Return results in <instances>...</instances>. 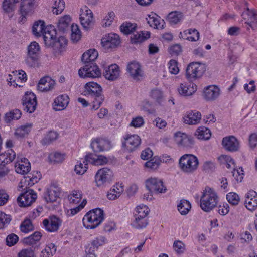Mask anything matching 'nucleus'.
Masks as SVG:
<instances>
[{
  "mask_svg": "<svg viewBox=\"0 0 257 257\" xmlns=\"http://www.w3.org/2000/svg\"><path fill=\"white\" fill-rule=\"evenodd\" d=\"M98 56V53L94 49H89L83 53L81 60L84 65L78 71L80 77L96 78L101 76V71L94 63Z\"/></svg>",
  "mask_w": 257,
  "mask_h": 257,
  "instance_id": "f257e3e1",
  "label": "nucleus"
},
{
  "mask_svg": "<svg viewBox=\"0 0 257 257\" xmlns=\"http://www.w3.org/2000/svg\"><path fill=\"white\" fill-rule=\"evenodd\" d=\"M84 92L85 95L91 97L92 109H98L104 100V96L102 94L100 85L94 82H88L85 85Z\"/></svg>",
  "mask_w": 257,
  "mask_h": 257,
  "instance_id": "f03ea898",
  "label": "nucleus"
},
{
  "mask_svg": "<svg viewBox=\"0 0 257 257\" xmlns=\"http://www.w3.org/2000/svg\"><path fill=\"white\" fill-rule=\"evenodd\" d=\"M218 202V196L212 188L206 187L203 191L200 199V206L206 212H209L216 206Z\"/></svg>",
  "mask_w": 257,
  "mask_h": 257,
  "instance_id": "7ed1b4c3",
  "label": "nucleus"
},
{
  "mask_svg": "<svg viewBox=\"0 0 257 257\" xmlns=\"http://www.w3.org/2000/svg\"><path fill=\"white\" fill-rule=\"evenodd\" d=\"M104 212L100 208L92 209L87 212L83 218V224L87 229H94L104 220Z\"/></svg>",
  "mask_w": 257,
  "mask_h": 257,
  "instance_id": "20e7f679",
  "label": "nucleus"
},
{
  "mask_svg": "<svg viewBox=\"0 0 257 257\" xmlns=\"http://www.w3.org/2000/svg\"><path fill=\"white\" fill-rule=\"evenodd\" d=\"M40 47L35 41L31 42L28 46L25 63L29 67L35 68L40 66Z\"/></svg>",
  "mask_w": 257,
  "mask_h": 257,
  "instance_id": "39448f33",
  "label": "nucleus"
},
{
  "mask_svg": "<svg viewBox=\"0 0 257 257\" xmlns=\"http://www.w3.org/2000/svg\"><path fill=\"white\" fill-rule=\"evenodd\" d=\"M199 164L197 157L192 154H185L179 159V167L184 173L190 174L197 170Z\"/></svg>",
  "mask_w": 257,
  "mask_h": 257,
  "instance_id": "423d86ee",
  "label": "nucleus"
},
{
  "mask_svg": "<svg viewBox=\"0 0 257 257\" xmlns=\"http://www.w3.org/2000/svg\"><path fill=\"white\" fill-rule=\"evenodd\" d=\"M205 71V67L203 64L195 62L190 63L186 70V77L193 81L202 77Z\"/></svg>",
  "mask_w": 257,
  "mask_h": 257,
  "instance_id": "0eeeda50",
  "label": "nucleus"
},
{
  "mask_svg": "<svg viewBox=\"0 0 257 257\" xmlns=\"http://www.w3.org/2000/svg\"><path fill=\"white\" fill-rule=\"evenodd\" d=\"M113 176L112 171L108 168H103L98 170L95 176L97 186L99 187L109 183L112 181Z\"/></svg>",
  "mask_w": 257,
  "mask_h": 257,
  "instance_id": "6e6552de",
  "label": "nucleus"
},
{
  "mask_svg": "<svg viewBox=\"0 0 257 257\" xmlns=\"http://www.w3.org/2000/svg\"><path fill=\"white\" fill-rule=\"evenodd\" d=\"M22 103L25 111L30 113H33L37 105L36 96L31 92H26L22 99Z\"/></svg>",
  "mask_w": 257,
  "mask_h": 257,
  "instance_id": "1a4fd4ad",
  "label": "nucleus"
},
{
  "mask_svg": "<svg viewBox=\"0 0 257 257\" xmlns=\"http://www.w3.org/2000/svg\"><path fill=\"white\" fill-rule=\"evenodd\" d=\"M146 187L150 193H164L167 189L163 181L157 178H151L146 181Z\"/></svg>",
  "mask_w": 257,
  "mask_h": 257,
  "instance_id": "9d476101",
  "label": "nucleus"
},
{
  "mask_svg": "<svg viewBox=\"0 0 257 257\" xmlns=\"http://www.w3.org/2000/svg\"><path fill=\"white\" fill-rule=\"evenodd\" d=\"M242 16L245 20L247 30L251 28L254 30L257 28V13L254 9H249L247 7L246 11L242 13Z\"/></svg>",
  "mask_w": 257,
  "mask_h": 257,
  "instance_id": "9b49d317",
  "label": "nucleus"
},
{
  "mask_svg": "<svg viewBox=\"0 0 257 257\" xmlns=\"http://www.w3.org/2000/svg\"><path fill=\"white\" fill-rule=\"evenodd\" d=\"M37 197V194L33 190L28 189L18 197L17 201L20 206L28 207L35 201Z\"/></svg>",
  "mask_w": 257,
  "mask_h": 257,
  "instance_id": "f8f14e48",
  "label": "nucleus"
},
{
  "mask_svg": "<svg viewBox=\"0 0 257 257\" xmlns=\"http://www.w3.org/2000/svg\"><path fill=\"white\" fill-rule=\"evenodd\" d=\"M80 21L84 29L88 30L93 23V13L92 11L86 6L81 8Z\"/></svg>",
  "mask_w": 257,
  "mask_h": 257,
  "instance_id": "ddd939ff",
  "label": "nucleus"
},
{
  "mask_svg": "<svg viewBox=\"0 0 257 257\" xmlns=\"http://www.w3.org/2000/svg\"><path fill=\"white\" fill-rule=\"evenodd\" d=\"M91 147L94 152H100L109 150L111 147V142L106 138H97L93 140Z\"/></svg>",
  "mask_w": 257,
  "mask_h": 257,
  "instance_id": "4468645a",
  "label": "nucleus"
},
{
  "mask_svg": "<svg viewBox=\"0 0 257 257\" xmlns=\"http://www.w3.org/2000/svg\"><path fill=\"white\" fill-rule=\"evenodd\" d=\"M122 146L128 152L134 151L141 144V140L137 135H127L124 137Z\"/></svg>",
  "mask_w": 257,
  "mask_h": 257,
  "instance_id": "2eb2a0df",
  "label": "nucleus"
},
{
  "mask_svg": "<svg viewBox=\"0 0 257 257\" xmlns=\"http://www.w3.org/2000/svg\"><path fill=\"white\" fill-rule=\"evenodd\" d=\"M119 36L115 33H110L102 38L101 44L106 50L116 48L120 44Z\"/></svg>",
  "mask_w": 257,
  "mask_h": 257,
  "instance_id": "dca6fc26",
  "label": "nucleus"
},
{
  "mask_svg": "<svg viewBox=\"0 0 257 257\" xmlns=\"http://www.w3.org/2000/svg\"><path fill=\"white\" fill-rule=\"evenodd\" d=\"M60 188L55 184H51L44 194V198L48 203L55 202L59 197Z\"/></svg>",
  "mask_w": 257,
  "mask_h": 257,
  "instance_id": "f3484780",
  "label": "nucleus"
},
{
  "mask_svg": "<svg viewBox=\"0 0 257 257\" xmlns=\"http://www.w3.org/2000/svg\"><path fill=\"white\" fill-rule=\"evenodd\" d=\"M174 137L176 143L180 147H191L194 144V141L191 137L180 132L176 133Z\"/></svg>",
  "mask_w": 257,
  "mask_h": 257,
  "instance_id": "a211bd4d",
  "label": "nucleus"
},
{
  "mask_svg": "<svg viewBox=\"0 0 257 257\" xmlns=\"http://www.w3.org/2000/svg\"><path fill=\"white\" fill-rule=\"evenodd\" d=\"M222 145L226 150L229 152H236L239 149V141L233 136L223 138Z\"/></svg>",
  "mask_w": 257,
  "mask_h": 257,
  "instance_id": "6ab92c4d",
  "label": "nucleus"
},
{
  "mask_svg": "<svg viewBox=\"0 0 257 257\" xmlns=\"http://www.w3.org/2000/svg\"><path fill=\"white\" fill-rule=\"evenodd\" d=\"M220 90L216 85H209L204 88L203 96L206 101H212L220 95Z\"/></svg>",
  "mask_w": 257,
  "mask_h": 257,
  "instance_id": "aec40b11",
  "label": "nucleus"
},
{
  "mask_svg": "<svg viewBox=\"0 0 257 257\" xmlns=\"http://www.w3.org/2000/svg\"><path fill=\"white\" fill-rule=\"evenodd\" d=\"M55 81L49 76L42 78L37 85V89L41 92H48L52 90L55 87Z\"/></svg>",
  "mask_w": 257,
  "mask_h": 257,
  "instance_id": "412c9836",
  "label": "nucleus"
},
{
  "mask_svg": "<svg viewBox=\"0 0 257 257\" xmlns=\"http://www.w3.org/2000/svg\"><path fill=\"white\" fill-rule=\"evenodd\" d=\"M127 72L130 76L135 80H139L143 76V72L139 63L133 61L128 64Z\"/></svg>",
  "mask_w": 257,
  "mask_h": 257,
  "instance_id": "4be33fe9",
  "label": "nucleus"
},
{
  "mask_svg": "<svg viewBox=\"0 0 257 257\" xmlns=\"http://www.w3.org/2000/svg\"><path fill=\"white\" fill-rule=\"evenodd\" d=\"M15 171L18 174H26L31 169L30 163L27 158L18 157L15 165Z\"/></svg>",
  "mask_w": 257,
  "mask_h": 257,
  "instance_id": "5701e85b",
  "label": "nucleus"
},
{
  "mask_svg": "<svg viewBox=\"0 0 257 257\" xmlns=\"http://www.w3.org/2000/svg\"><path fill=\"white\" fill-rule=\"evenodd\" d=\"M201 119V114L196 110L187 111L183 116L184 122L189 125L198 124Z\"/></svg>",
  "mask_w": 257,
  "mask_h": 257,
  "instance_id": "b1692460",
  "label": "nucleus"
},
{
  "mask_svg": "<svg viewBox=\"0 0 257 257\" xmlns=\"http://www.w3.org/2000/svg\"><path fill=\"white\" fill-rule=\"evenodd\" d=\"M43 224L46 230L53 232L57 231L61 224V220L55 216H51L48 219H44Z\"/></svg>",
  "mask_w": 257,
  "mask_h": 257,
  "instance_id": "393cba45",
  "label": "nucleus"
},
{
  "mask_svg": "<svg viewBox=\"0 0 257 257\" xmlns=\"http://www.w3.org/2000/svg\"><path fill=\"white\" fill-rule=\"evenodd\" d=\"M244 205L250 211H254L257 208V193L253 190H250L245 195Z\"/></svg>",
  "mask_w": 257,
  "mask_h": 257,
  "instance_id": "a878e982",
  "label": "nucleus"
},
{
  "mask_svg": "<svg viewBox=\"0 0 257 257\" xmlns=\"http://www.w3.org/2000/svg\"><path fill=\"white\" fill-rule=\"evenodd\" d=\"M146 20L151 27L156 29H163L165 25L164 21L153 12L148 15Z\"/></svg>",
  "mask_w": 257,
  "mask_h": 257,
  "instance_id": "bb28decb",
  "label": "nucleus"
},
{
  "mask_svg": "<svg viewBox=\"0 0 257 257\" xmlns=\"http://www.w3.org/2000/svg\"><path fill=\"white\" fill-rule=\"evenodd\" d=\"M42 35L45 45L49 47L52 45L53 42L56 38V31L53 27L47 26L45 28Z\"/></svg>",
  "mask_w": 257,
  "mask_h": 257,
  "instance_id": "cd10ccee",
  "label": "nucleus"
},
{
  "mask_svg": "<svg viewBox=\"0 0 257 257\" xmlns=\"http://www.w3.org/2000/svg\"><path fill=\"white\" fill-rule=\"evenodd\" d=\"M197 90V85L193 83L184 82L178 87V91L183 96H190Z\"/></svg>",
  "mask_w": 257,
  "mask_h": 257,
  "instance_id": "c85d7f7f",
  "label": "nucleus"
},
{
  "mask_svg": "<svg viewBox=\"0 0 257 257\" xmlns=\"http://www.w3.org/2000/svg\"><path fill=\"white\" fill-rule=\"evenodd\" d=\"M120 70L118 66L115 64H111L106 68L103 73L106 79L113 81L117 79L119 76Z\"/></svg>",
  "mask_w": 257,
  "mask_h": 257,
  "instance_id": "c756f323",
  "label": "nucleus"
},
{
  "mask_svg": "<svg viewBox=\"0 0 257 257\" xmlns=\"http://www.w3.org/2000/svg\"><path fill=\"white\" fill-rule=\"evenodd\" d=\"M27 174V176L24 177V181H21V184L32 186L38 182L41 178V174L38 171H34L31 173L28 172Z\"/></svg>",
  "mask_w": 257,
  "mask_h": 257,
  "instance_id": "7c9ffc66",
  "label": "nucleus"
},
{
  "mask_svg": "<svg viewBox=\"0 0 257 257\" xmlns=\"http://www.w3.org/2000/svg\"><path fill=\"white\" fill-rule=\"evenodd\" d=\"M69 98L66 94H62L58 96L54 100L53 108L56 111L64 110L69 103Z\"/></svg>",
  "mask_w": 257,
  "mask_h": 257,
  "instance_id": "2f4dec72",
  "label": "nucleus"
},
{
  "mask_svg": "<svg viewBox=\"0 0 257 257\" xmlns=\"http://www.w3.org/2000/svg\"><path fill=\"white\" fill-rule=\"evenodd\" d=\"M85 161L87 163H90L94 165L98 166L107 164L108 160L103 155L96 156L93 154H90L85 156Z\"/></svg>",
  "mask_w": 257,
  "mask_h": 257,
  "instance_id": "473e14b6",
  "label": "nucleus"
},
{
  "mask_svg": "<svg viewBox=\"0 0 257 257\" xmlns=\"http://www.w3.org/2000/svg\"><path fill=\"white\" fill-rule=\"evenodd\" d=\"M53 42L51 47L56 51V53H61L65 50L67 45L68 41L64 36H60L58 39H55Z\"/></svg>",
  "mask_w": 257,
  "mask_h": 257,
  "instance_id": "72a5a7b5",
  "label": "nucleus"
},
{
  "mask_svg": "<svg viewBox=\"0 0 257 257\" xmlns=\"http://www.w3.org/2000/svg\"><path fill=\"white\" fill-rule=\"evenodd\" d=\"M15 158L16 153L12 149H9L0 154V166L5 167L7 164L12 162Z\"/></svg>",
  "mask_w": 257,
  "mask_h": 257,
  "instance_id": "f704fd0d",
  "label": "nucleus"
},
{
  "mask_svg": "<svg viewBox=\"0 0 257 257\" xmlns=\"http://www.w3.org/2000/svg\"><path fill=\"white\" fill-rule=\"evenodd\" d=\"M184 18L183 14L180 11H172L169 13L166 20L171 25H175L181 21Z\"/></svg>",
  "mask_w": 257,
  "mask_h": 257,
  "instance_id": "c9c22d12",
  "label": "nucleus"
},
{
  "mask_svg": "<svg viewBox=\"0 0 257 257\" xmlns=\"http://www.w3.org/2000/svg\"><path fill=\"white\" fill-rule=\"evenodd\" d=\"M71 19L69 15H65L61 17L58 23L57 27L59 31L65 32L68 30Z\"/></svg>",
  "mask_w": 257,
  "mask_h": 257,
  "instance_id": "e433bc0d",
  "label": "nucleus"
},
{
  "mask_svg": "<svg viewBox=\"0 0 257 257\" xmlns=\"http://www.w3.org/2000/svg\"><path fill=\"white\" fill-rule=\"evenodd\" d=\"M150 36V33L148 31H141L140 32H137L131 37V42L134 44L141 43L149 38Z\"/></svg>",
  "mask_w": 257,
  "mask_h": 257,
  "instance_id": "4c0bfd02",
  "label": "nucleus"
},
{
  "mask_svg": "<svg viewBox=\"0 0 257 257\" xmlns=\"http://www.w3.org/2000/svg\"><path fill=\"white\" fill-rule=\"evenodd\" d=\"M45 28V23L43 21L39 20L36 21L32 27V32L35 36L40 37L41 36Z\"/></svg>",
  "mask_w": 257,
  "mask_h": 257,
  "instance_id": "58836bf2",
  "label": "nucleus"
},
{
  "mask_svg": "<svg viewBox=\"0 0 257 257\" xmlns=\"http://www.w3.org/2000/svg\"><path fill=\"white\" fill-rule=\"evenodd\" d=\"M195 135L200 140H208L210 138L211 132L209 129L205 126H200L197 128Z\"/></svg>",
  "mask_w": 257,
  "mask_h": 257,
  "instance_id": "ea45409f",
  "label": "nucleus"
},
{
  "mask_svg": "<svg viewBox=\"0 0 257 257\" xmlns=\"http://www.w3.org/2000/svg\"><path fill=\"white\" fill-rule=\"evenodd\" d=\"M21 111L20 110L14 109L5 114V121L7 123H9L12 120H18L21 117Z\"/></svg>",
  "mask_w": 257,
  "mask_h": 257,
  "instance_id": "a19ab883",
  "label": "nucleus"
},
{
  "mask_svg": "<svg viewBox=\"0 0 257 257\" xmlns=\"http://www.w3.org/2000/svg\"><path fill=\"white\" fill-rule=\"evenodd\" d=\"M178 210L182 215H186L191 209V204L186 200H181L177 205Z\"/></svg>",
  "mask_w": 257,
  "mask_h": 257,
  "instance_id": "79ce46f5",
  "label": "nucleus"
},
{
  "mask_svg": "<svg viewBox=\"0 0 257 257\" xmlns=\"http://www.w3.org/2000/svg\"><path fill=\"white\" fill-rule=\"evenodd\" d=\"M82 193L80 190H73L68 195V198L69 202L72 204L79 203L82 197Z\"/></svg>",
  "mask_w": 257,
  "mask_h": 257,
  "instance_id": "37998d69",
  "label": "nucleus"
},
{
  "mask_svg": "<svg viewBox=\"0 0 257 257\" xmlns=\"http://www.w3.org/2000/svg\"><path fill=\"white\" fill-rule=\"evenodd\" d=\"M137 28V24L131 22L123 23L120 27L121 31L124 34H130L134 31Z\"/></svg>",
  "mask_w": 257,
  "mask_h": 257,
  "instance_id": "c03bdc74",
  "label": "nucleus"
},
{
  "mask_svg": "<svg viewBox=\"0 0 257 257\" xmlns=\"http://www.w3.org/2000/svg\"><path fill=\"white\" fill-rule=\"evenodd\" d=\"M71 39L74 42H77L81 38V33L79 27L76 24L71 25Z\"/></svg>",
  "mask_w": 257,
  "mask_h": 257,
  "instance_id": "a18cd8bd",
  "label": "nucleus"
},
{
  "mask_svg": "<svg viewBox=\"0 0 257 257\" xmlns=\"http://www.w3.org/2000/svg\"><path fill=\"white\" fill-rule=\"evenodd\" d=\"M150 96L155 102L159 104H161L163 101V92L159 89L152 90Z\"/></svg>",
  "mask_w": 257,
  "mask_h": 257,
  "instance_id": "49530a36",
  "label": "nucleus"
},
{
  "mask_svg": "<svg viewBox=\"0 0 257 257\" xmlns=\"http://www.w3.org/2000/svg\"><path fill=\"white\" fill-rule=\"evenodd\" d=\"M41 233L40 232L36 231L33 234L24 239V242L27 245L35 244L39 241L41 238Z\"/></svg>",
  "mask_w": 257,
  "mask_h": 257,
  "instance_id": "de8ad7c7",
  "label": "nucleus"
},
{
  "mask_svg": "<svg viewBox=\"0 0 257 257\" xmlns=\"http://www.w3.org/2000/svg\"><path fill=\"white\" fill-rule=\"evenodd\" d=\"M183 34L185 35H189V36H187L186 38H184V39H187L189 41H196L199 38V33L195 29H190L185 30L183 32Z\"/></svg>",
  "mask_w": 257,
  "mask_h": 257,
  "instance_id": "09e8293b",
  "label": "nucleus"
},
{
  "mask_svg": "<svg viewBox=\"0 0 257 257\" xmlns=\"http://www.w3.org/2000/svg\"><path fill=\"white\" fill-rule=\"evenodd\" d=\"M59 136V134L55 131H51L45 136L42 140L43 145H48L56 140Z\"/></svg>",
  "mask_w": 257,
  "mask_h": 257,
  "instance_id": "8fccbe9b",
  "label": "nucleus"
},
{
  "mask_svg": "<svg viewBox=\"0 0 257 257\" xmlns=\"http://www.w3.org/2000/svg\"><path fill=\"white\" fill-rule=\"evenodd\" d=\"M65 7V3L64 0H55L52 7L53 14L58 15L61 14Z\"/></svg>",
  "mask_w": 257,
  "mask_h": 257,
  "instance_id": "3c124183",
  "label": "nucleus"
},
{
  "mask_svg": "<svg viewBox=\"0 0 257 257\" xmlns=\"http://www.w3.org/2000/svg\"><path fill=\"white\" fill-rule=\"evenodd\" d=\"M148 223L147 218H139V217H137V218H135L132 225L135 228L142 229L146 227Z\"/></svg>",
  "mask_w": 257,
  "mask_h": 257,
  "instance_id": "603ef678",
  "label": "nucleus"
},
{
  "mask_svg": "<svg viewBox=\"0 0 257 257\" xmlns=\"http://www.w3.org/2000/svg\"><path fill=\"white\" fill-rule=\"evenodd\" d=\"M34 226L32 221L29 219H25L20 225L21 231L24 233H27L34 230Z\"/></svg>",
  "mask_w": 257,
  "mask_h": 257,
  "instance_id": "864d4df0",
  "label": "nucleus"
},
{
  "mask_svg": "<svg viewBox=\"0 0 257 257\" xmlns=\"http://www.w3.org/2000/svg\"><path fill=\"white\" fill-rule=\"evenodd\" d=\"M106 242V239L102 236H99L95 238L91 242L92 249H97L99 246L103 245Z\"/></svg>",
  "mask_w": 257,
  "mask_h": 257,
  "instance_id": "5fc2aeb1",
  "label": "nucleus"
},
{
  "mask_svg": "<svg viewBox=\"0 0 257 257\" xmlns=\"http://www.w3.org/2000/svg\"><path fill=\"white\" fill-rule=\"evenodd\" d=\"M88 163L86 162L85 159L82 163L81 161L77 163L75 166V171L77 174H83L88 169Z\"/></svg>",
  "mask_w": 257,
  "mask_h": 257,
  "instance_id": "6e6d98bb",
  "label": "nucleus"
},
{
  "mask_svg": "<svg viewBox=\"0 0 257 257\" xmlns=\"http://www.w3.org/2000/svg\"><path fill=\"white\" fill-rule=\"evenodd\" d=\"M226 199L230 204L236 205L239 202L240 197L237 193L230 192L226 195Z\"/></svg>",
  "mask_w": 257,
  "mask_h": 257,
  "instance_id": "4d7b16f0",
  "label": "nucleus"
},
{
  "mask_svg": "<svg viewBox=\"0 0 257 257\" xmlns=\"http://www.w3.org/2000/svg\"><path fill=\"white\" fill-rule=\"evenodd\" d=\"M11 220L10 215L0 211V229L5 227Z\"/></svg>",
  "mask_w": 257,
  "mask_h": 257,
  "instance_id": "13d9d810",
  "label": "nucleus"
},
{
  "mask_svg": "<svg viewBox=\"0 0 257 257\" xmlns=\"http://www.w3.org/2000/svg\"><path fill=\"white\" fill-rule=\"evenodd\" d=\"M169 72L173 74H177L179 73V69L178 66V62L174 59L169 61L168 64Z\"/></svg>",
  "mask_w": 257,
  "mask_h": 257,
  "instance_id": "bf43d9fd",
  "label": "nucleus"
},
{
  "mask_svg": "<svg viewBox=\"0 0 257 257\" xmlns=\"http://www.w3.org/2000/svg\"><path fill=\"white\" fill-rule=\"evenodd\" d=\"M160 163V160L155 158L151 159L150 161L146 162L145 166L152 170L156 169Z\"/></svg>",
  "mask_w": 257,
  "mask_h": 257,
  "instance_id": "052dcab7",
  "label": "nucleus"
},
{
  "mask_svg": "<svg viewBox=\"0 0 257 257\" xmlns=\"http://www.w3.org/2000/svg\"><path fill=\"white\" fill-rule=\"evenodd\" d=\"M173 248L177 254H182L185 250V245L180 240L175 241Z\"/></svg>",
  "mask_w": 257,
  "mask_h": 257,
  "instance_id": "680f3d73",
  "label": "nucleus"
},
{
  "mask_svg": "<svg viewBox=\"0 0 257 257\" xmlns=\"http://www.w3.org/2000/svg\"><path fill=\"white\" fill-rule=\"evenodd\" d=\"M114 13L113 12H110L108 13L102 22V25L103 27L109 26L113 21L114 17Z\"/></svg>",
  "mask_w": 257,
  "mask_h": 257,
  "instance_id": "e2e57ef3",
  "label": "nucleus"
},
{
  "mask_svg": "<svg viewBox=\"0 0 257 257\" xmlns=\"http://www.w3.org/2000/svg\"><path fill=\"white\" fill-rule=\"evenodd\" d=\"M31 125H22L17 129L15 135H19L20 137H24L30 131Z\"/></svg>",
  "mask_w": 257,
  "mask_h": 257,
  "instance_id": "0e129e2a",
  "label": "nucleus"
},
{
  "mask_svg": "<svg viewBox=\"0 0 257 257\" xmlns=\"http://www.w3.org/2000/svg\"><path fill=\"white\" fill-rule=\"evenodd\" d=\"M34 250L31 247L23 249L18 253V257H34Z\"/></svg>",
  "mask_w": 257,
  "mask_h": 257,
  "instance_id": "69168bd1",
  "label": "nucleus"
},
{
  "mask_svg": "<svg viewBox=\"0 0 257 257\" xmlns=\"http://www.w3.org/2000/svg\"><path fill=\"white\" fill-rule=\"evenodd\" d=\"M18 240L19 237L17 235L14 233L10 234L6 238L7 245L12 246L18 241Z\"/></svg>",
  "mask_w": 257,
  "mask_h": 257,
  "instance_id": "338daca9",
  "label": "nucleus"
},
{
  "mask_svg": "<svg viewBox=\"0 0 257 257\" xmlns=\"http://www.w3.org/2000/svg\"><path fill=\"white\" fill-rule=\"evenodd\" d=\"M243 172L242 168L234 169L232 172V176L237 181L241 182L243 178L244 174Z\"/></svg>",
  "mask_w": 257,
  "mask_h": 257,
  "instance_id": "774afa93",
  "label": "nucleus"
}]
</instances>
